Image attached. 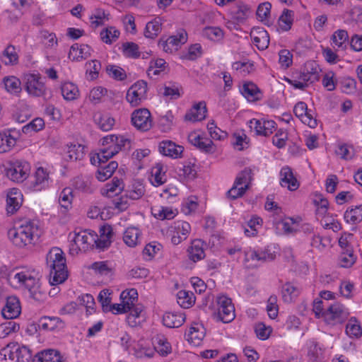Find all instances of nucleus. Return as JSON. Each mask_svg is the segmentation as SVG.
<instances>
[{"label":"nucleus","instance_id":"nucleus-39","mask_svg":"<svg viewBox=\"0 0 362 362\" xmlns=\"http://www.w3.org/2000/svg\"><path fill=\"white\" fill-rule=\"evenodd\" d=\"M85 156V146L80 144H71L67 146L66 159L70 161L82 160Z\"/></svg>","mask_w":362,"mask_h":362},{"label":"nucleus","instance_id":"nucleus-45","mask_svg":"<svg viewBox=\"0 0 362 362\" xmlns=\"http://www.w3.org/2000/svg\"><path fill=\"white\" fill-rule=\"evenodd\" d=\"M315 206V212L318 218H325L328 215V200L322 197L320 194H317L313 199Z\"/></svg>","mask_w":362,"mask_h":362},{"label":"nucleus","instance_id":"nucleus-3","mask_svg":"<svg viewBox=\"0 0 362 362\" xmlns=\"http://www.w3.org/2000/svg\"><path fill=\"white\" fill-rule=\"evenodd\" d=\"M47 265L49 268V283L58 285L64 283L68 277L66 258L59 247L52 248L47 255Z\"/></svg>","mask_w":362,"mask_h":362},{"label":"nucleus","instance_id":"nucleus-18","mask_svg":"<svg viewBox=\"0 0 362 362\" xmlns=\"http://www.w3.org/2000/svg\"><path fill=\"white\" fill-rule=\"evenodd\" d=\"M158 151L165 156L177 159L182 158L184 147L170 140H163L158 144Z\"/></svg>","mask_w":362,"mask_h":362},{"label":"nucleus","instance_id":"nucleus-50","mask_svg":"<svg viewBox=\"0 0 362 362\" xmlns=\"http://www.w3.org/2000/svg\"><path fill=\"white\" fill-rule=\"evenodd\" d=\"M346 334L352 339H358L362 335V327L359 321L351 318L346 326Z\"/></svg>","mask_w":362,"mask_h":362},{"label":"nucleus","instance_id":"nucleus-22","mask_svg":"<svg viewBox=\"0 0 362 362\" xmlns=\"http://www.w3.org/2000/svg\"><path fill=\"white\" fill-rule=\"evenodd\" d=\"M280 185L290 191H295L299 187V182L288 166L283 167L280 171Z\"/></svg>","mask_w":362,"mask_h":362},{"label":"nucleus","instance_id":"nucleus-59","mask_svg":"<svg viewBox=\"0 0 362 362\" xmlns=\"http://www.w3.org/2000/svg\"><path fill=\"white\" fill-rule=\"evenodd\" d=\"M356 256L354 250L341 251L339 257V264L341 267L349 268L356 262Z\"/></svg>","mask_w":362,"mask_h":362},{"label":"nucleus","instance_id":"nucleus-28","mask_svg":"<svg viewBox=\"0 0 362 362\" xmlns=\"http://www.w3.org/2000/svg\"><path fill=\"white\" fill-rule=\"evenodd\" d=\"M185 321V315L182 312H168L163 315V323L169 328L180 327Z\"/></svg>","mask_w":362,"mask_h":362},{"label":"nucleus","instance_id":"nucleus-29","mask_svg":"<svg viewBox=\"0 0 362 362\" xmlns=\"http://www.w3.org/2000/svg\"><path fill=\"white\" fill-rule=\"evenodd\" d=\"M39 328L45 331H59L64 327V322L57 317H42L39 320Z\"/></svg>","mask_w":362,"mask_h":362},{"label":"nucleus","instance_id":"nucleus-1","mask_svg":"<svg viewBox=\"0 0 362 362\" xmlns=\"http://www.w3.org/2000/svg\"><path fill=\"white\" fill-rule=\"evenodd\" d=\"M10 281L14 286L27 289L35 300L41 301L45 298V293L40 289L39 272L34 268H23L17 271Z\"/></svg>","mask_w":362,"mask_h":362},{"label":"nucleus","instance_id":"nucleus-32","mask_svg":"<svg viewBox=\"0 0 362 362\" xmlns=\"http://www.w3.org/2000/svg\"><path fill=\"white\" fill-rule=\"evenodd\" d=\"M153 352L156 351L161 356H167L171 353L172 347L164 335L158 334L153 338Z\"/></svg>","mask_w":362,"mask_h":362},{"label":"nucleus","instance_id":"nucleus-31","mask_svg":"<svg viewBox=\"0 0 362 362\" xmlns=\"http://www.w3.org/2000/svg\"><path fill=\"white\" fill-rule=\"evenodd\" d=\"M151 213L157 219L170 220L178 214V211L170 206H155L151 208Z\"/></svg>","mask_w":362,"mask_h":362},{"label":"nucleus","instance_id":"nucleus-36","mask_svg":"<svg viewBox=\"0 0 362 362\" xmlns=\"http://www.w3.org/2000/svg\"><path fill=\"white\" fill-rule=\"evenodd\" d=\"M33 362H62L60 353L55 349L43 350L37 354Z\"/></svg>","mask_w":362,"mask_h":362},{"label":"nucleus","instance_id":"nucleus-47","mask_svg":"<svg viewBox=\"0 0 362 362\" xmlns=\"http://www.w3.org/2000/svg\"><path fill=\"white\" fill-rule=\"evenodd\" d=\"M118 167L116 161H111L105 166H100L97 173L96 177L100 182H105L109 179Z\"/></svg>","mask_w":362,"mask_h":362},{"label":"nucleus","instance_id":"nucleus-55","mask_svg":"<svg viewBox=\"0 0 362 362\" xmlns=\"http://www.w3.org/2000/svg\"><path fill=\"white\" fill-rule=\"evenodd\" d=\"M161 31V23L158 19H153V21L147 23L144 35L147 38L153 39L158 35Z\"/></svg>","mask_w":362,"mask_h":362},{"label":"nucleus","instance_id":"nucleus-57","mask_svg":"<svg viewBox=\"0 0 362 362\" xmlns=\"http://www.w3.org/2000/svg\"><path fill=\"white\" fill-rule=\"evenodd\" d=\"M16 144V139L10 134L0 133V153L8 152Z\"/></svg>","mask_w":362,"mask_h":362},{"label":"nucleus","instance_id":"nucleus-30","mask_svg":"<svg viewBox=\"0 0 362 362\" xmlns=\"http://www.w3.org/2000/svg\"><path fill=\"white\" fill-rule=\"evenodd\" d=\"M141 233L140 230L134 226L128 227L124 232V243L129 247H136L141 243Z\"/></svg>","mask_w":362,"mask_h":362},{"label":"nucleus","instance_id":"nucleus-33","mask_svg":"<svg viewBox=\"0 0 362 362\" xmlns=\"http://www.w3.org/2000/svg\"><path fill=\"white\" fill-rule=\"evenodd\" d=\"M127 317V322L131 327H136L141 323V318L145 317L144 307L141 304L137 303L129 311Z\"/></svg>","mask_w":362,"mask_h":362},{"label":"nucleus","instance_id":"nucleus-19","mask_svg":"<svg viewBox=\"0 0 362 362\" xmlns=\"http://www.w3.org/2000/svg\"><path fill=\"white\" fill-rule=\"evenodd\" d=\"M206 249L207 244L204 241L201 239H194L187 248L188 258L193 262H199L205 257Z\"/></svg>","mask_w":362,"mask_h":362},{"label":"nucleus","instance_id":"nucleus-9","mask_svg":"<svg viewBox=\"0 0 362 362\" xmlns=\"http://www.w3.org/2000/svg\"><path fill=\"white\" fill-rule=\"evenodd\" d=\"M349 315V310L344 305L334 303L325 310L322 319L326 324L334 326L344 322Z\"/></svg>","mask_w":362,"mask_h":362},{"label":"nucleus","instance_id":"nucleus-46","mask_svg":"<svg viewBox=\"0 0 362 362\" xmlns=\"http://www.w3.org/2000/svg\"><path fill=\"white\" fill-rule=\"evenodd\" d=\"M1 60L6 65H14L18 62V55L14 46L8 45L2 52Z\"/></svg>","mask_w":362,"mask_h":362},{"label":"nucleus","instance_id":"nucleus-12","mask_svg":"<svg viewBox=\"0 0 362 362\" xmlns=\"http://www.w3.org/2000/svg\"><path fill=\"white\" fill-rule=\"evenodd\" d=\"M146 82L142 80L138 81L128 89L126 99L132 107H136L146 99Z\"/></svg>","mask_w":362,"mask_h":362},{"label":"nucleus","instance_id":"nucleus-63","mask_svg":"<svg viewBox=\"0 0 362 362\" xmlns=\"http://www.w3.org/2000/svg\"><path fill=\"white\" fill-rule=\"evenodd\" d=\"M332 240L329 237L321 236L320 235H314L312 240V247L322 251L331 246Z\"/></svg>","mask_w":362,"mask_h":362},{"label":"nucleus","instance_id":"nucleus-60","mask_svg":"<svg viewBox=\"0 0 362 362\" xmlns=\"http://www.w3.org/2000/svg\"><path fill=\"white\" fill-rule=\"evenodd\" d=\"M294 12L288 9H284L279 19V25L281 30H288L293 21Z\"/></svg>","mask_w":362,"mask_h":362},{"label":"nucleus","instance_id":"nucleus-11","mask_svg":"<svg viewBox=\"0 0 362 362\" xmlns=\"http://www.w3.org/2000/svg\"><path fill=\"white\" fill-rule=\"evenodd\" d=\"M25 89L32 97H42L46 93L45 79L39 74H27L24 76Z\"/></svg>","mask_w":362,"mask_h":362},{"label":"nucleus","instance_id":"nucleus-13","mask_svg":"<svg viewBox=\"0 0 362 362\" xmlns=\"http://www.w3.org/2000/svg\"><path fill=\"white\" fill-rule=\"evenodd\" d=\"M187 40V35L185 30H180L177 35H172L159 41V47L167 53H173L178 50L180 46Z\"/></svg>","mask_w":362,"mask_h":362},{"label":"nucleus","instance_id":"nucleus-44","mask_svg":"<svg viewBox=\"0 0 362 362\" xmlns=\"http://www.w3.org/2000/svg\"><path fill=\"white\" fill-rule=\"evenodd\" d=\"M320 68L318 65L313 61L308 62L305 64V66L302 72L305 74L306 81L310 83H313L319 80Z\"/></svg>","mask_w":362,"mask_h":362},{"label":"nucleus","instance_id":"nucleus-34","mask_svg":"<svg viewBox=\"0 0 362 362\" xmlns=\"http://www.w3.org/2000/svg\"><path fill=\"white\" fill-rule=\"evenodd\" d=\"M166 180V167L162 163H156L151 169V182L158 187L164 184Z\"/></svg>","mask_w":362,"mask_h":362},{"label":"nucleus","instance_id":"nucleus-38","mask_svg":"<svg viewBox=\"0 0 362 362\" xmlns=\"http://www.w3.org/2000/svg\"><path fill=\"white\" fill-rule=\"evenodd\" d=\"M325 348L315 340L308 344V357L311 362H317L323 358Z\"/></svg>","mask_w":362,"mask_h":362},{"label":"nucleus","instance_id":"nucleus-58","mask_svg":"<svg viewBox=\"0 0 362 362\" xmlns=\"http://www.w3.org/2000/svg\"><path fill=\"white\" fill-rule=\"evenodd\" d=\"M163 89V95L172 100H176L183 94L182 87L176 83L165 85Z\"/></svg>","mask_w":362,"mask_h":362},{"label":"nucleus","instance_id":"nucleus-14","mask_svg":"<svg viewBox=\"0 0 362 362\" xmlns=\"http://www.w3.org/2000/svg\"><path fill=\"white\" fill-rule=\"evenodd\" d=\"M130 140L123 135L110 134L103 139V145L110 153L111 157L117 154L122 148L129 146Z\"/></svg>","mask_w":362,"mask_h":362},{"label":"nucleus","instance_id":"nucleus-2","mask_svg":"<svg viewBox=\"0 0 362 362\" xmlns=\"http://www.w3.org/2000/svg\"><path fill=\"white\" fill-rule=\"evenodd\" d=\"M41 235V230L35 221H24L18 226L8 231L10 240L19 247L34 244Z\"/></svg>","mask_w":362,"mask_h":362},{"label":"nucleus","instance_id":"nucleus-49","mask_svg":"<svg viewBox=\"0 0 362 362\" xmlns=\"http://www.w3.org/2000/svg\"><path fill=\"white\" fill-rule=\"evenodd\" d=\"M6 90L11 94H18L21 91V81L16 76H6L3 79Z\"/></svg>","mask_w":362,"mask_h":362},{"label":"nucleus","instance_id":"nucleus-16","mask_svg":"<svg viewBox=\"0 0 362 362\" xmlns=\"http://www.w3.org/2000/svg\"><path fill=\"white\" fill-rule=\"evenodd\" d=\"M250 127L253 128L256 134L268 136L276 129V124L274 120L261 119H252L250 121Z\"/></svg>","mask_w":362,"mask_h":362},{"label":"nucleus","instance_id":"nucleus-51","mask_svg":"<svg viewBox=\"0 0 362 362\" xmlns=\"http://www.w3.org/2000/svg\"><path fill=\"white\" fill-rule=\"evenodd\" d=\"M282 298L285 303H291L299 294V289L291 283H286L282 286Z\"/></svg>","mask_w":362,"mask_h":362},{"label":"nucleus","instance_id":"nucleus-27","mask_svg":"<svg viewBox=\"0 0 362 362\" xmlns=\"http://www.w3.org/2000/svg\"><path fill=\"white\" fill-rule=\"evenodd\" d=\"M242 95L250 102H255L260 100L263 96L261 90L252 82H245L240 89Z\"/></svg>","mask_w":362,"mask_h":362},{"label":"nucleus","instance_id":"nucleus-42","mask_svg":"<svg viewBox=\"0 0 362 362\" xmlns=\"http://www.w3.org/2000/svg\"><path fill=\"white\" fill-rule=\"evenodd\" d=\"M137 300L138 293L134 288L123 291L120 294V301L127 311L137 304Z\"/></svg>","mask_w":362,"mask_h":362},{"label":"nucleus","instance_id":"nucleus-61","mask_svg":"<svg viewBox=\"0 0 362 362\" xmlns=\"http://www.w3.org/2000/svg\"><path fill=\"white\" fill-rule=\"evenodd\" d=\"M45 127V122L40 117H36L28 124L22 127L24 134H31L32 133L42 130Z\"/></svg>","mask_w":362,"mask_h":362},{"label":"nucleus","instance_id":"nucleus-26","mask_svg":"<svg viewBox=\"0 0 362 362\" xmlns=\"http://www.w3.org/2000/svg\"><path fill=\"white\" fill-rule=\"evenodd\" d=\"M205 337V328L202 325L196 323L192 325L186 334L187 340L194 346H199Z\"/></svg>","mask_w":362,"mask_h":362},{"label":"nucleus","instance_id":"nucleus-48","mask_svg":"<svg viewBox=\"0 0 362 362\" xmlns=\"http://www.w3.org/2000/svg\"><path fill=\"white\" fill-rule=\"evenodd\" d=\"M203 37L214 42H219L224 37L223 30L219 27L207 26L202 32Z\"/></svg>","mask_w":362,"mask_h":362},{"label":"nucleus","instance_id":"nucleus-64","mask_svg":"<svg viewBox=\"0 0 362 362\" xmlns=\"http://www.w3.org/2000/svg\"><path fill=\"white\" fill-rule=\"evenodd\" d=\"M122 50L124 55L129 58H139L140 57L139 47L137 44L127 42L122 44Z\"/></svg>","mask_w":362,"mask_h":362},{"label":"nucleus","instance_id":"nucleus-37","mask_svg":"<svg viewBox=\"0 0 362 362\" xmlns=\"http://www.w3.org/2000/svg\"><path fill=\"white\" fill-rule=\"evenodd\" d=\"M93 120L103 131L110 130L115 124V119L107 113L97 112L93 115Z\"/></svg>","mask_w":362,"mask_h":362},{"label":"nucleus","instance_id":"nucleus-20","mask_svg":"<svg viewBox=\"0 0 362 362\" xmlns=\"http://www.w3.org/2000/svg\"><path fill=\"white\" fill-rule=\"evenodd\" d=\"M21 308L18 298L9 296L6 298V304L1 310L2 316L5 319H15L21 314Z\"/></svg>","mask_w":362,"mask_h":362},{"label":"nucleus","instance_id":"nucleus-15","mask_svg":"<svg viewBox=\"0 0 362 362\" xmlns=\"http://www.w3.org/2000/svg\"><path fill=\"white\" fill-rule=\"evenodd\" d=\"M131 119L132 124L143 132L149 130L153 124L151 112L146 108L134 110L132 114Z\"/></svg>","mask_w":362,"mask_h":362},{"label":"nucleus","instance_id":"nucleus-5","mask_svg":"<svg viewBox=\"0 0 362 362\" xmlns=\"http://www.w3.org/2000/svg\"><path fill=\"white\" fill-rule=\"evenodd\" d=\"M216 311L213 313L214 320L228 323L235 319V307L229 297L221 294L216 297Z\"/></svg>","mask_w":362,"mask_h":362},{"label":"nucleus","instance_id":"nucleus-56","mask_svg":"<svg viewBox=\"0 0 362 362\" xmlns=\"http://www.w3.org/2000/svg\"><path fill=\"white\" fill-rule=\"evenodd\" d=\"M177 303L183 308H189L192 306L195 302V298L192 293L185 290L178 291Z\"/></svg>","mask_w":362,"mask_h":362},{"label":"nucleus","instance_id":"nucleus-40","mask_svg":"<svg viewBox=\"0 0 362 362\" xmlns=\"http://www.w3.org/2000/svg\"><path fill=\"white\" fill-rule=\"evenodd\" d=\"M129 354H133L136 358H151L153 356V349L151 347H146L144 345V340H140L139 341H134Z\"/></svg>","mask_w":362,"mask_h":362},{"label":"nucleus","instance_id":"nucleus-25","mask_svg":"<svg viewBox=\"0 0 362 362\" xmlns=\"http://www.w3.org/2000/svg\"><path fill=\"white\" fill-rule=\"evenodd\" d=\"M91 51V48L87 45L75 43L70 48L69 58L72 61L86 59L90 56Z\"/></svg>","mask_w":362,"mask_h":362},{"label":"nucleus","instance_id":"nucleus-54","mask_svg":"<svg viewBox=\"0 0 362 362\" xmlns=\"http://www.w3.org/2000/svg\"><path fill=\"white\" fill-rule=\"evenodd\" d=\"M251 10L249 6L238 4L235 11L232 12L233 18L238 23L244 22L250 15Z\"/></svg>","mask_w":362,"mask_h":362},{"label":"nucleus","instance_id":"nucleus-62","mask_svg":"<svg viewBox=\"0 0 362 362\" xmlns=\"http://www.w3.org/2000/svg\"><path fill=\"white\" fill-rule=\"evenodd\" d=\"M166 62L163 59H156L150 62L147 74L149 76L159 75L165 69Z\"/></svg>","mask_w":362,"mask_h":362},{"label":"nucleus","instance_id":"nucleus-6","mask_svg":"<svg viewBox=\"0 0 362 362\" xmlns=\"http://www.w3.org/2000/svg\"><path fill=\"white\" fill-rule=\"evenodd\" d=\"M255 167L245 168L237 176L233 186L227 192V195L232 199L241 197L250 187L252 180Z\"/></svg>","mask_w":362,"mask_h":362},{"label":"nucleus","instance_id":"nucleus-4","mask_svg":"<svg viewBox=\"0 0 362 362\" xmlns=\"http://www.w3.org/2000/svg\"><path fill=\"white\" fill-rule=\"evenodd\" d=\"M69 238H71L69 252L72 255H76L79 252H86L93 248L97 234L93 231L82 230L74 232L73 236L70 234Z\"/></svg>","mask_w":362,"mask_h":362},{"label":"nucleus","instance_id":"nucleus-24","mask_svg":"<svg viewBox=\"0 0 362 362\" xmlns=\"http://www.w3.org/2000/svg\"><path fill=\"white\" fill-rule=\"evenodd\" d=\"M206 105L204 101L194 104L185 114V119L189 122H197L204 119L206 115Z\"/></svg>","mask_w":362,"mask_h":362},{"label":"nucleus","instance_id":"nucleus-41","mask_svg":"<svg viewBox=\"0 0 362 362\" xmlns=\"http://www.w3.org/2000/svg\"><path fill=\"white\" fill-rule=\"evenodd\" d=\"M344 221L349 224H358L362 221V205L346 209L344 214Z\"/></svg>","mask_w":362,"mask_h":362},{"label":"nucleus","instance_id":"nucleus-35","mask_svg":"<svg viewBox=\"0 0 362 362\" xmlns=\"http://www.w3.org/2000/svg\"><path fill=\"white\" fill-rule=\"evenodd\" d=\"M304 76H305V74H304L302 71H294L291 74L290 77L285 78L284 80L294 88L303 90L308 87L310 83L308 81H306L307 77Z\"/></svg>","mask_w":362,"mask_h":362},{"label":"nucleus","instance_id":"nucleus-8","mask_svg":"<svg viewBox=\"0 0 362 362\" xmlns=\"http://www.w3.org/2000/svg\"><path fill=\"white\" fill-rule=\"evenodd\" d=\"M6 172L7 177L12 181L23 182L30 173V165L25 160H12L7 163Z\"/></svg>","mask_w":362,"mask_h":362},{"label":"nucleus","instance_id":"nucleus-7","mask_svg":"<svg viewBox=\"0 0 362 362\" xmlns=\"http://www.w3.org/2000/svg\"><path fill=\"white\" fill-rule=\"evenodd\" d=\"M192 230L191 225L185 221L178 220L162 230L174 245H178L189 237Z\"/></svg>","mask_w":362,"mask_h":362},{"label":"nucleus","instance_id":"nucleus-10","mask_svg":"<svg viewBox=\"0 0 362 362\" xmlns=\"http://www.w3.org/2000/svg\"><path fill=\"white\" fill-rule=\"evenodd\" d=\"M52 172L49 168L38 167L32 175L29 189L33 192H40L49 187L52 182Z\"/></svg>","mask_w":362,"mask_h":362},{"label":"nucleus","instance_id":"nucleus-53","mask_svg":"<svg viewBox=\"0 0 362 362\" xmlns=\"http://www.w3.org/2000/svg\"><path fill=\"white\" fill-rule=\"evenodd\" d=\"M262 220L257 216H253L244 228V233L246 236L252 237L257 234L259 228L262 226Z\"/></svg>","mask_w":362,"mask_h":362},{"label":"nucleus","instance_id":"nucleus-52","mask_svg":"<svg viewBox=\"0 0 362 362\" xmlns=\"http://www.w3.org/2000/svg\"><path fill=\"white\" fill-rule=\"evenodd\" d=\"M349 39L348 33L344 30L335 31L332 36V45L339 49H344Z\"/></svg>","mask_w":362,"mask_h":362},{"label":"nucleus","instance_id":"nucleus-43","mask_svg":"<svg viewBox=\"0 0 362 362\" xmlns=\"http://www.w3.org/2000/svg\"><path fill=\"white\" fill-rule=\"evenodd\" d=\"M61 93L64 100L71 101L76 100L80 92L76 85L71 82H64L61 86Z\"/></svg>","mask_w":362,"mask_h":362},{"label":"nucleus","instance_id":"nucleus-21","mask_svg":"<svg viewBox=\"0 0 362 362\" xmlns=\"http://www.w3.org/2000/svg\"><path fill=\"white\" fill-rule=\"evenodd\" d=\"M23 202V194L18 188H12L7 193L6 211L8 214H15Z\"/></svg>","mask_w":362,"mask_h":362},{"label":"nucleus","instance_id":"nucleus-17","mask_svg":"<svg viewBox=\"0 0 362 362\" xmlns=\"http://www.w3.org/2000/svg\"><path fill=\"white\" fill-rule=\"evenodd\" d=\"M293 112L303 124L311 128L317 127V119L313 117L312 110L308 109V106L304 102L297 103L294 106Z\"/></svg>","mask_w":362,"mask_h":362},{"label":"nucleus","instance_id":"nucleus-23","mask_svg":"<svg viewBox=\"0 0 362 362\" xmlns=\"http://www.w3.org/2000/svg\"><path fill=\"white\" fill-rule=\"evenodd\" d=\"M252 43L259 50L266 49L269 44V36L267 30L262 28H254L250 33Z\"/></svg>","mask_w":362,"mask_h":362}]
</instances>
